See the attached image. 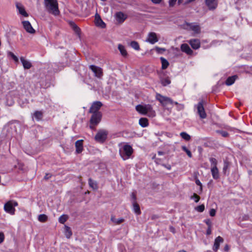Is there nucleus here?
<instances>
[{"instance_id":"0eeeda50","label":"nucleus","mask_w":252,"mask_h":252,"mask_svg":"<svg viewBox=\"0 0 252 252\" xmlns=\"http://www.w3.org/2000/svg\"><path fill=\"white\" fill-rule=\"evenodd\" d=\"M108 132L105 130H100L95 136V139L99 142H104L107 138Z\"/></svg>"},{"instance_id":"6ab92c4d","label":"nucleus","mask_w":252,"mask_h":252,"mask_svg":"<svg viewBox=\"0 0 252 252\" xmlns=\"http://www.w3.org/2000/svg\"><path fill=\"white\" fill-rule=\"evenodd\" d=\"M223 242V239L222 237H221L220 236L217 237L215 240L214 247H213L214 251H217L220 247V244L222 243Z\"/></svg>"},{"instance_id":"4468645a","label":"nucleus","mask_w":252,"mask_h":252,"mask_svg":"<svg viewBox=\"0 0 252 252\" xmlns=\"http://www.w3.org/2000/svg\"><path fill=\"white\" fill-rule=\"evenodd\" d=\"M186 26L187 28L192 31L195 33H198L200 32V28L196 23H187Z\"/></svg>"},{"instance_id":"8fccbe9b","label":"nucleus","mask_w":252,"mask_h":252,"mask_svg":"<svg viewBox=\"0 0 252 252\" xmlns=\"http://www.w3.org/2000/svg\"><path fill=\"white\" fill-rule=\"evenodd\" d=\"M216 210L214 209H211L209 212L210 215L212 217L215 216L216 215Z\"/></svg>"},{"instance_id":"3c124183","label":"nucleus","mask_w":252,"mask_h":252,"mask_svg":"<svg viewBox=\"0 0 252 252\" xmlns=\"http://www.w3.org/2000/svg\"><path fill=\"white\" fill-rule=\"evenodd\" d=\"M4 238V234L2 233H0V244L3 241Z\"/></svg>"},{"instance_id":"bb28decb","label":"nucleus","mask_w":252,"mask_h":252,"mask_svg":"<svg viewBox=\"0 0 252 252\" xmlns=\"http://www.w3.org/2000/svg\"><path fill=\"white\" fill-rule=\"evenodd\" d=\"M118 49L120 51L121 55L124 56H126L127 55V52L126 50V48L124 46H123L122 44H119L118 46Z\"/></svg>"},{"instance_id":"393cba45","label":"nucleus","mask_w":252,"mask_h":252,"mask_svg":"<svg viewBox=\"0 0 252 252\" xmlns=\"http://www.w3.org/2000/svg\"><path fill=\"white\" fill-rule=\"evenodd\" d=\"M111 220L115 224H120L124 221V219L123 218L116 219L115 216H112L111 217Z\"/></svg>"},{"instance_id":"aec40b11","label":"nucleus","mask_w":252,"mask_h":252,"mask_svg":"<svg viewBox=\"0 0 252 252\" xmlns=\"http://www.w3.org/2000/svg\"><path fill=\"white\" fill-rule=\"evenodd\" d=\"M189 43L194 49H197L200 46V41L198 39H191L189 41Z\"/></svg>"},{"instance_id":"c9c22d12","label":"nucleus","mask_w":252,"mask_h":252,"mask_svg":"<svg viewBox=\"0 0 252 252\" xmlns=\"http://www.w3.org/2000/svg\"><path fill=\"white\" fill-rule=\"evenodd\" d=\"M180 135L182 138L184 139L187 141H189L190 139V136L188 133L185 132H182L180 133Z\"/></svg>"},{"instance_id":"e433bc0d","label":"nucleus","mask_w":252,"mask_h":252,"mask_svg":"<svg viewBox=\"0 0 252 252\" xmlns=\"http://www.w3.org/2000/svg\"><path fill=\"white\" fill-rule=\"evenodd\" d=\"M130 46L136 50H139L140 49L139 45L136 41H132L130 43Z\"/></svg>"},{"instance_id":"13d9d810","label":"nucleus","mask_w":252,"mask_h":252,"mask_svg":"<svg viewBox=\"0 0 252 252\" xmlns=\"http://www.w3.org/2000/svg\"><path fill=\"white\" fill-rule=\"evenodd\" d=\"M164 166L166 168H167L168 170L171 169V166L170 165H168V166H166L165 165H164Z\"/></svg>"},{"instance_id":"7c9ffc66","label":"nucleus","mask_w":252,"mask_h":252,"mask_svg":"<svg viewBox=\"0 0 252 252\" xmlns=\"http://www.w3.org/2000/svg\"><path fill=\"white\" fill-rule=\"evenodd\" d=\"M160 82L163 86H166L170 84L171 81L169 77H166L164 78H161L160 79Z\"/></svg>"},{"instance_id":"5fc2aeb1","label":"nucleus","mask_w":252,"mask_h":252,"mask_svg":"<svg viewBox=\"0 0 252 252\" xmlns=\"http://www.w3.org/2000/svg\"><path fill=\"white\" fill-rule=\"evenodd\" d=\"M155 4H159L162 0H151Z\"/></svg>"},{"instance_id":"dca6fc26","label":"nucleus","mask_w":252,"mask_h":252,"mask_svg":"<svg viewBox=\"0 0 252 252\" xmlns=\"http://www.w3.org/2000/svg\"><path fill=\"white\" fill-rule=\"evenodd\" d=\"M205 2L210 10L215 9L217 7V0H205Z\"/></svg>"},{"instance_id":"f8f14e48","label":"nucleus","mask_w":252,"mask_h":252,"mask_svg":"<svg viewBox=\"0 0 252 252\" xmlns=\"http://www.w3.org/2000/svg\"><path fill=\"white\" fill-rule=\"evenodd\" d=\"M102 106V104L100 101H96L93 103L92 105L89 112L91 113H94L98 112V110Z\"/></svg>"},{"instance_id":"6e6d98bb","label":"nucleus","mask_w":252,"mask_h":252,"mask_svg":"<svg viewBox=\"0 0 252 252\" xmlns=\"http://www.w3.org/2000/svg\"><path fill=\"white\" fill-rule=\"evenodd\" d=\"M170 230L173 233H175V229L172 226L170 227Z\"/></svg>"},{"instance_id":"ddd939ff","label":"nucleus","mask_w":252,"mask_h":252,"mask_svg":"<svg viewBox=\"0 0 252 252\" xmlns=\"http://www.w3.org/2000/svg\"><path fill=\"white\" fill-rule=\"evenodd\" d=\"M23 26L24 28L26 31L27 32L30 33H34L35 31L33 29L32 27V26L31 23L28 21H24L22 22Z\"/></svg>"},{"instance_id":"49530a36","label":"nucleus","mask_w":252,"mask_h":252,"mask_svg":"<svg viewBox=\"0 0 252 252\" xmlns=\"http://www.w3.org/2000/svg\"><path fill=\"white\" fill-rule=\"evenodd\" d=\"M223 137H226L228 135V133L225 131H218Z\"/></svg>"},{"instance_id":"ea45409f","label":"nucleus","mask_w":252,"mask_h":252,"mask_svg":"<svg viewBox=\"0 0 252 252\" xmlns=\"http://www.w3.org/2000/svg\"><path fill=\"white\" fill-rule=\"evenodd\" d=\"M195 209L199 212H202L205 209V206L203 204H202L196 207Z\"/></svg>"},{"instance_id":"f03ea898","label":"nucleus","mask_w":252,"mask_h":252,"mask_svg":"<svg viewBox=\"0 0 252 252\" xmlns=\"http://www.w3.org/2000/svg\"><path fill=\"white\" fill-rule=\"evenodd\" d=\"M45 5L48 11L56 16L59 14L58 4L57 0H45Z\"/></svg>"},{"instance_id":"f257e3e1","label":"nucleus","mask_w":252,"mask_h":252,"mask_svg":"<svg viewBox=\"0 0 252 252\" xmlns=\"http://www.w3.org/2000/svg\"><path fill=\"white\" fill-rule=\"evenodd\" d=\"M136 110L139 113L143 115H147L150 117L156 116V112L150 104L138 105L136 106Z\"/></svg>"},{"instance_id":"37998d69","label":"nucleus","mask_w":252,"mask_h":252,"mask_svg":"<svg viewBox=\"0 0 252 252\" xmlns=\"http://www.w3.org/2000/svg\"><path fill=\"white\" fill-rule=\"evenodd\" d=\"M204 222L207 225L208 227H212V223L209 219H206L204 220Z\"/></svg>"},{"instance_id":"c756f323","label":"nucleus","mask_w":252,"mask_h":252,"mask_svg":"<svg viewBox=\"0 0 252 252\" xmlns=\"http://www.w3.org/2000/svg\"><path fill=\"white\" fill-rule=\"evenodd\" d=\"M160 59L161 62L162 69H165L166 68H167V67L169 65L168 62L165 59H164L163 57H161L160 58Z\"/></svg>"},{"instance_id":"1a4fd4ad","label":"nucleus","mask_w":252,"mask_h":252,"mask_svg":"<svg viewBox=\"0 0 252 252\" xmlns=\"http://www.w3.org/2000/svg\"><path fill=\"white\" fill-rule=\"evenodd\" d=\"M89 68L94 73L95 77L98 78H101L103 75V72L102 69L100 67L94 65H91Z\"/></svg>"},{"instance_id":"9d476101","label":"nucleus","mask_w":252,"mask_h":252,"mask_svg":"<svg viewBox=\"0 0 252 252\" xmlns=\"http://www.w3.org/2000/svg\"><path fill=\"white\" fill-rule=\"evenodd\" d=\"M197 113L201 119L206 118V114L205 113L204 108L203 105V102H199L197 105Z\"/></svg>"},{"instance_id":"f3484780","label":"nucleus","mask_w":252,"mask_h":252,"mask_svg":"<svg viewBox=\"0 0 252 252\" xmlns=\"http://www.w3.org/2000/svg\"><path fill=\"white\" fill-rule=\"evenodd\" d=\"M181 49L182 52H185L188 55H191L193 53L192 50L190 49L188 44L186 43L182 44L181 45Z\"/></svg>"},{"instance_id":"680f3d73","label":"nucleus","mask_w":252,"mask_h":252,"mask_svg":"<svg viewBox=\"0 0 252 252\" xmlns=\"http://www.w3.org/2000/svg\"><path fill=\"white\" fill-rule=\"evenodd\" d=\"M133 196L134 199H135V196L134 194H133Z\"/></svg>"},{"instance_id":"7ed1b4c3","label":"nucleus","mask_w":252,"mask_h":252,"mask_svg":"<svg viewBox=\"0 0 252 252\" xmlns=\"http://www.w3.org/2000/svg\"><path fill=\"white\" fill-rule=\"evenodd\" d=\"M133 152L132 148L129 145H125L119 150L120 156L124 160L129 159Z\"/></svg>"},{"instance_id":"58836bf2","label":"nucleus","mask_w":252,"mask_h":252,"mask_svg":"<svg viewBox=\"0 0 252 252\" xmlns=\"http://www.w3.org/2000/svg\"><path fill=\"white\" fill-rule=\"evenodd\" d=\"M182 149L184 151H185L187 153V155L189 156V158L192 157V154L191 152L189 149H188L186 146H182Z\"/></svg>"},{"instance_id":"2f4dec72","label":"nucleus","mask_w":252,"mask_h":252,"mask_svg":"<svg viewBox=\"0 0 252 252\" xmlns=\"http://www.w3.org/2000/svg\"><path fill=\"white\" fill-rule=\"evenodd\" d=\"M133 209L134 212L137 215H139L141 213L139 206L136 202L133 203Z\"/></svg>"},{"instance_id":"de8ad7c7","label":"nucleus","mask_w":252,"mask_h":252,"mask_svg":"<svg viewBox=\"0 0 252 252\" xmlns=\"http://www.w3.org/2000/svg\"><path fill=\"white\" fill-rule=\"evenodd\" d=\"M177 1V0H169L168 2L169 5L170 7H173L176 3Z\"/></svg>"},{"instance_id":"a878e982","label":"nucleus","mask_w":252,"mask_h":252,"mask_svg":"<svg viewBox=\"0 0 252 252\" xmlns=\"http://www.w3.org/2000/svg\"><path fill=\"white\" fill-rule=\"evenodd\" d=\"M139 124L143 127L147 126L149 124L147 119L145 118H142L140 119Z\"/></svg>"},{"instance_id":"2eb2a0df","label":"nucleus","mask_w":252,"mask_h":252,"mask_svg":"<svg viewBox=\"0 0 252 252\" xmlns=\"http://www.w3.org/2000/svg\"><path fill=\"white\" fill-rule=\"evenodd\" d=\"M146 41L153 44L156 43L158 41L157 34L154 32H150Z\"/></svg>"},{"instance_id":"5701e85b","label":"nucleus","mask_w":252,"mask_h":252,"mask_svg":"<svg viewBox=\"0 0 252 252\" xmlns=\"http://www.w3.org/2000/svg\"><path fill=\"white\" fill-rule=\"evenodd\" d=\"M211 171L214 179H218L219 178V170L217 167L211 168Z\"/></svg>"},{"instance_id":"473e14b6","label":"nucleus","mask_w":252,"mask_h":252,"mask_svg":"<svg viewBox=\"0 0 252 252\" xmlns=\"http://www.w3.org/2000/svg\"><path fill=\"white\" fill-rule=\"evenodd\" d=\"M48 220V217L45 214H40L38 217V220L40 222H44Z\"/></svg>"},{"instance_id":"a18cd8bd","label":"nucleus","mask_w":252,"mask_h":252,"mask_svg":"<svg viewBox=\"0 0 252 252\" xmlns=\"http://www.w3.org/2000/svg\"><path fill=\"white\" fill-rule=\"evenodd\" d=\"M192 199H194L195 202H198L200 199V197L197 195L196 193H194L193 196L191 197Z\"/></svg>"},{"instance_id":"4be33fe9","label":"nucleus","mask_w":252,"mask_h":252,"mask_svg":"<svg viewBox=\"0 0 252 252\" xmlns=\"http://www.w3.org/2000/svg\"><path fill=\"white\" fill-rule=\"evenodd\" d=\"M20 60L25 69H30L31 67L32 63L29 61L25 60L24 57H21Z\"/></svg>"},{"instance_id":"b1692460","label":"nucleus","mask_w":252,"mask_h":252,"mask_svg":"<svg viewBox=\"0 0 252 252\" xmlns=\"http://www.w3.org/2000/svg\"><path fill=\"white\" fill-rule=\"evenodd\" d=\"M237 76L236 75H234L233 76L229 77L226 80L225 84L227 86H230L232 85L235 81L236 80Z\"/></svg>"},{"instance_id":"72a5a7b5","label":"nucleus","mask_w":252,"mask_h":252,"mask_svg":"<svg viewBox=\"0 0 252 252\" xmlns=\"http://www.w3.org/2000/svg\"><path fill=\"white\" fill-rule=\"evenodd\" d=\"M209 161L211 163V168L217 167V165L218 161L215 158H210L209 159Z\"/></svg>"},{"instance_id":"f704fd0d","label":"nucleus","mask_w":252,"mask_h":252,"mask_svg":"<svg viewBox=\"0 0 252 252\" xmlns=\"http://www.w3.org/2000/svg\"><path fill=\"white\" fill-rule=\"evenodd\" d=\"M68 219V216L66 215H63L59 218V221L61 223H64Z\"/></svg>"},{"instance_id":"9b49d317","label":"nucleus","mask_w":252,"mask_h":252,"mask_svg":"<svg viewBox=\"0 0 252 252\" xmlns=\"http://www.w3.org/2000/svg\"><path fill=\"white\" fill-rule=\"evenodd\" d=\"M94 24L96 26L101 28H104L106 27V24L102 21L100 15L97 13L95 14Z\"/></svg>"},{"instance_id":"6e6552de","label":"nucleus","mask_w":252,"mask_h":252,"mask_svg":"<svg viewBox=\"0 0 252 252\" xmlns=\"http://www.w3.org/2000/svg\"><path fill=\"white\" fill-rule=\"evenodd\" d=\"M114 17L118 23L122 24L126 20L127 16L123 12L119 11L115 14Z\"/></svg>"},{"instance_id":"052dcab7","label":"nucleus","mask_w":252,"mask_h":252,"mask_svg":"<svg viewBox=\"0 0 252 252\" xmlns=\"http://www.w3.org/2000/svg\"><path fill=\"white\" fill-rule=\"evenodd\" d=\"M225 250H227V249H228V246H226L225 247Z\"/></svg>"},{"instance_id":"cd10ccee","label":"nucleus","mask_w":252,"mask_h":252,"mask_svg":"<svg viewBox=\"0 0 252 252\" xmlns=\"http://www.w3.org/2000/svg\"><path fill=\"white\" fill-rule=\"evenodd\" d=\"M72 232L70 229V228L67 226H65V230H64V235L65 237L69 239L72 236Z\"/></svg>"},{"instance_id":"c85d7f7f","label":"nucleus","mask_w":252,"mask_h":252,"mask_svg":"<svg viewBox=\"0 0 252 252\" xmlns=\"http://www.w3.org/2000/svg\"><path fill=\"white\" fill-rule=\"evenodd\" d=\"M89 185L90 187L94 190L97 189V184L95 181H93L92 179H89Z\"/></svg>"},{"instance_id":"79ce46f5","label":"nucleus","mask_w":252,"mask_h":252,"mask_svg":"<svg viewBox=\"0 0 252 252\" xmlns=\"http://www.w3.org/2000/svg\"><path fill=\"white\" fill-rule=\"evenodd\" d=\"M8 55L11 56L15 62H17L18 61V58L12 52H8Z\"/></svg>"},{"instance_id":"4c0bfd02","label":"nucleus","mask_w":252,"mask_h":252,"mask_svg":"<svg viewBox=\"0 0 252 252\" xmlns=\"http://www.w3.org/2000/svg\"><path fill=\"white\" fill-rule=\"evenodd\" d=\"M34 116L37 120H40L42 118V113L40 111H35L34 113Z\"/></svg>"},{"instance_id":"a19ab883","label":"nucleus","mask_w":252,"mask_h":252,"mask_svg":"<svg viewBox=\"0 0 252 252\" xmlns=\"http://www.w3.org/2000/svg\"><path fill=\"white\" fill-rule=\"evenodd\" d=\"M72 28L75 32L77 33L78 34H79L80 32V29L74 24L72 25Z\"/></svg>"},{"instance_id":"864d4df0","label":"nucleus","mask_w":252,"mask_h":252,"mask_svg":"<svg viewBox=\"0 0 252 252\" xmlns=\"http://www.w3.org/2000/svg\"><path fill=\"white\" fill-rule=\"evenodd\" d=\"M228 166H229L228 163L227 162H225L224 166H223V171H225L228 168Z\"/></svg>"},{"instance_id":"4d7b16f0","label":"nucleus","mask_w":252,"mask_h":252,"mask_svg":"<svg viewBox=\"0 0 252 252\" xmlns=\"http://www.w3.org/2000/svg\"><path fill=\"white\" fill-rule=\"evenodd\" d=\"M50 177V176L49 175V174H46V175L45 176L44 178H45V179H49V177Z\"/></svg>"},{"instance_id":"a211bd4d","label":"nucleus","mask_w":252,"mask_h":252,"mask_svg":"<svg viewBox=\"0 0 252 252\" xmlns=\"http://www.w3.org/2000/svg\"><path fill=\"white\" fill-rule=\"evenodd\" d=\"M16 6L20 14L26 17L28 16V14L26 12L24 7L21 3H17Z\"/></svg>"},{"instance_id":"39448f33","label":"nucleus","mask_w":252,"mask_h":252,"mask_svg":"<svg viewBox=\"0 0 252 252\" xmlns=\"http://www.w3.org/2000/svg\"><path fill=\"white\" fill-rule=\"evenodd\" d=\"M17 206H18V203L16 201H9L4 204V209L6 212L14 215L15 211L14 207Z\"/></svg>"},{"instance_id":"c03bdc74","label":"nucleus","mask_w":252,"mask_h":252,"mask_svg":"<svg viewBox=\"0 0 252 252\" xmlns=\"http://www.w3.org/2000/svg\"><path fill=\"white\" fill-rule=\"evenodd\" d=\"M155 50L158 53H161L165 51V49L164 48H160L158 47H156Z\"/></svg>"},{"instance_id":"603ef678","label":"nucleus","mask_w":252,"mask_h":252,"mask_svg":"<svg viewBox=\"0 0 252 252\" xmlns=\"http://www.w3.org/2000/svg\"><path fill=\"white\" fill-rule=\"evenodd\" d=\"M212 233V227H208L207 231H206V234L207 235H209Z\"/></svg>"},{"instance_id":"423d86ee","label":"nucleus","mask_w":252,"mask_h":252,"mask_svg":"<svg viewBox=\"0 0 252 252\" xmlns=\"http://www.w3.org/2000/svg\"><path fill=\"white\" fill-rule=\"evenodd\" d=\"M101 118V114L100 112H96L93 113L91 120V126H90L91 129H94V127L92 125H96L100 121Z\"/></svg>"},{"instance_id":"09e8293b","label":"nucleus","mask_w":252,"mask_h":252,"mask_svg":"<svg viewBox=\"0 0 252 252\" xmlns=\"http://www.w3.org/2000/svg\"><path fill=\"white\" fill-rule=\"evenodd\" d=\"M195 183L196 185L200 186V191L201 192L202 191V186L200 181L198 179H196L195 181Z\"/></svg>"},{"instance_id":"20e7f679","label":"nucleus","mask_w":252,"mask_h":252,"mask_svg":"<svg viewBox=\"0 0 252 252\" xmlns=\"http://www.w3.org/2000/svg\"><path fill=\"white\" fill-rule=\"evenodd\" d=\"M156 99L158 100L163 107H167L169 105H172L174 103L177 105V102H174L170 98L162 95L159 94H157L156 95Z\"/></svg>"},{"instance_id":"412c9836","label":"nucleus","mask_w":252,"mask_h":252,"mask_svg":"<svg viewBox=\"0 0 252 252\" xmlns=\"http://www.w3.org/2000/svg\"><path fill=\"white\" fill-rule=\"evenodd\" d=\"M76 151L77 153H80L83 150V140H77L75 142Z\"/></svg>"},{"instance_id":"bf43d9fd","label":"nucleus","mask_w":252,"mask_h":252,"mask_svg":"<svg viewBox=\"0 0 252 252\" xmlns=\"http://www.w3.org/2000/svg\"><path fill=\"white\" fill-rule=\"evenodd\" d=\"M163 154H164V153H163V152H161V151H159V152H158V155L159 156L163 155Z\"/></svg>"}]
</instances>
